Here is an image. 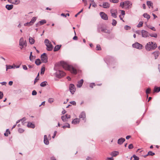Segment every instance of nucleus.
<instances>
[{
	"label": "nucleus",
	"mask_w": 160,
	"mask_h": 160,
	"mask_svg": "<svg viewBox=\"0 0 160 160\" xmlns=\"http://www.w3.org/2000/svg\"><path fill=\"white\" fill-rule=\"evenodd\" d=\"M147 5L148 6L149 8L151 7L152 8H153V3L150 1H148L147 2Z\"/></svg>",
	"instance_id": "obj_23"
},
{
	"label": "nucleus",
	"mask_w": 160,
	"mask_h": 160,
	"mask_svg": "<svg viewBox=\"0 0 160 160\" xmlns=\"http://www.w3.org/2000/svg\"><path fill=\"white\" fill-rule=\"evenodd\" d=\"M130 28L131 27L130 26H128V25H126L124 27V29L126 30L130 29Z\"/></svg>",
	"instance_id": "obj_50"
},
{
	"label": "nucleus",
	"mask_w": 160,
	"mask_h": 160,
	"mask_svg": "<svg viewBox=\"0 0 160 160\" xmlns=\"http://www.w3.org/2000/svg\"><path fill=\"white\" fill-rule=\"evenodd\" d=\"M100 15L102 19L105 20H108V18L107 15L104 12H101L100 13Z\"/></svg>",
	"instance_id": "obj_10"
},
{
	"label": "nucleus",
	"mask_w": 160,
	"mask_h": 160,
	"mask_svg": "<svg viewBox=\"0 0 160 160\" xmlns=\"http://www.w3.org/2000/svg\"><path fill=\"white\" fill-rule=\"evenodd\" d=\"M6 71L8 70V69H10L12 68H14V67L13 66H11V65H6Z\"/></svg>",
	"instance_id": "obj_35"
},
{
	"label": "nucleus",
	"mask_w": 160,
	"mask_h": 160,
	"mask_svg": "<svg viewBox=\"0 0 160 160\" xmlns=\"http://www.w3.org/2000/svg\"><path fill=\"white\" fill-rule=\"evenodd\" d=\"M106 160H114V158L113 157H111L110 158H107L106 159Z\"/></svg>",
	"instance_id": "obj_58"
},
{
	"label": "nucleus",
	"mask_w": 160,
	"mask_h": 160,
	"mask_svg": "<svg viewBox=\"0 0 160 160\" xmlns=\"http://www.w3.org/2000/svg\"><path fill=\"white\" fill-rule=\"evenodd\" d=\"M125 140L124 138H121L119 139L118 141V143L120 145L122 144Z\"/></svg>",
	"instance_id": "obj_17"
},
{
	"label": "nucleus",
	"mask_w": 160,
	"mask_h": 160,
	"mask_svg": "<svg viewBox=\"0 0 160 160\" xmlns=\"http://www.w3.org/2000/svg\"><path fill=\"white\" fill-rule=\"evenodd\" d=\"M41 59L43 62L46 63L48 62V57L46 53H44L41 55Z\"/></svg>",
	"instance_id": "obj_6"
},
{
	"label": "nucleus",
	"mask_w": 160,
	"mask_h": 160,
	"mask_svg": "<svg viewBox=\"0 0 160 160\" xmlns=\"http://www.w3.org/2000/svg\"><path fill=\"white\" fill-rule=\"evenodd\" d=\"M110 1L113 3H117L118 2L119 0H110Z\"/></svg>",
	"instance_id": "obj_49"
},
{
	"label": "nucleus",
	"mask_w": 160,
	"mask_h": 160,
	"mask_svg": "<svg viewBox=\"0 0 160 160\" xmlns=\"http://www.w3.org/2000/svg\"><path fill=\"white\" fill-rule=\"evenodd\" d=\"M110 13L111 14V16L114 18H116L117 17L118 15L117 10L116 9H112L110 10Z\"/></svg>",
	"instance_id": "obj_5"
},
{
	"label": "nucleus",
	"mask_w": 160,
	"mask_h": 160,
	"mask_svg": "<svg viewBox=\"0 0 160 160\" xmlns=\"http://www.w3.org/2000/svg\"><path fill=\"white\" fill-rule=\"evenodd\" d=\"M125 2H121L120 3V6L122 8H123L125 7Z\"/></svg>",
	"instance_id": "obj_46"
},
{
	"label": "nucleus",
	"mask_w": 160,
	"mask_h": 160,
	"mask_svg": "<svg viewBox=\"0 0 160 160\" xmlns=\"http://www.w3.org/2000/svg\"><path fill=\"white\" fill-rule=\"evenodd\" d=\"M19 3V0H12V1H11V3L15 4H17Z\"/></svg>",
	"instance_id": "obj_31"
},
{
	"label": "nucleus",
	"mask_w": 160,
	"mask_h": 160,
	"mask_svg": "<svg viewBox=\"0 0 160 160\" xmlns=\"http://www.w3.org/2000/svg\"><path fill=\"white\" fill-rule=\"evenodd\" d=\"M143 24V22H140L137 25V27L138 28L141 27L142 26Z\"/></svg>",
	"instance_id": "obj_42"
},
{
	"label": "nucleus",
	"mask_w": 160,
	"mask_h": 160,
	"mask_svg": "<svg viewBox=\"0 0 160 160\" xmlns=\"http://www.w3.org/2000/svg\"><path fill=\"white\" fill-rule=\"evenodd\" d=\"M157 47V45L156 43H154L152 42H149L145 46V48L146 50L150 51L154 50Z\"/></svg>",
	"instance_id": "obj_2"
},
{
	"label": "nucleus",
	"mask_w": 160,
	"mask_h": 160,
	"mask_svg": "<svg viewBox=\"0 0 160 160\" xmlns=\"http://www.w3.org/2000/svg\"><path fill=\"white\" fill-rule=\"evenodd\" d=\"M61 45H57L55 46L54 48V51H57L61 47Z\"/></svg>",
	"instance_id": "obj_26"
},
{
	"label": "nucleus",
	"mask_w": 160,
	"mask_h": 160,
	"mask_svg": "<svg viewBox=\"0 0 160 160\" xmlns=\"http://www.w3.org/2000/svg\"><path fill=\"white\" fill-rule=\"evenodd\" d=\"M13 5H7L6 8L8 10H10L13 8Z\"/></svg>",
	"instance_id": "obj_24"
},
{
	"label": "nucleus",
	"mask_w": 160,
	"mask_h": 160,
	"mask_svg": "<svg viewBox=\"0 0 160 160\" xmlns=\"http://www.w3.org/2000/svg\"><path fill=\"white\" fill-rule=\"evenodd\" d=\"M32 52H30V56L29 57V59L31 61H32V58L33 57V56L32 55Z\"/></svg>",
	"instance_id": "obj_53"
},
{
	"label": "nucleus",
	"mask_w": 160,
	"mask_h": 160,
	"mask_svg": "<svg viewBox=\"0 0 160 160\" xmlns=\"http://www.w3.org/2000/svg\"><path fill=\"white\" fill-rule=\"evenodd\" d=\"M149 36L151 37H153L155 38H156L158 37V35L156 33L149 34Z\"/></svg>",
	"instance_id": "obj_39"
},
{
	"label": "nucleus",
	"mask_w": 160,
	"mask_h": 160,
	"mask_svg": "<svg viewBox=\"0 0 160 160\" xmlns=\"http://www.w3.org/2000/svg\"><path fill=\"white\" fill-rule=\"evenodd\" d=\"M45 67L44 66H42L41 69V74H43L45 71Z\"/></svg>",
	"instance_id": "obj_34"
},
{
	"label": "nucleus",
	"mask_w": 160,
	"mask_h": 160,
	"mask_svg": "<svg viewBox=\"0 0 160 160\" xmlns=\"http://www.w3.org/2000/svg\"><path fill=\"white\" fill-rule=\"evenodd\" d=\"M70 117L71 116L70 115L66 114L65 116H62L61 117V119L63 121L65 122L67 121V119L70 118Z\"/></svg>",
	"instance_id": "obj_14"
},
{
	"label": "nucleus",
	"mask_w": 160,
	"mask_h": 160,
	"mask_svg": "<svg viewBox=\"0 0 160 160\" xmlns=\"http://www.w3.org/2000/svg\"><path fill=\"white\" fill-rule=\"evenodd\" d=\"M128 148L129 149H131L133 148V146L132 144H130L128 146Z\"/></svg>",
	"instance_id": "obj_52"
},
{
	"label": "nucleus",
	"mask_w": 160,
	"mask_h": 160,
	"mask_svg": "<svg viewBox=\"0 0 160 160\" xmlns=\"http://www.w3.org/2000/svg\"><path fill=\"white\" fill-rule=\"evenodd\" d=\"M40 25H42L46 23V21L45 19H43L39 22Z\"/></svg>",
	"instance_id": "obj_33"
},
{
	"label": "nucleus",
	"mask_w": 160,
	"mask_h": 160,
	"mask_svg": "<svg viewBox=\"0 0 160 160\" xmlns=\"http://www.w3.org/2000/svg\"><path fill=\"white\" fill-rule=\"evenodd\" d=\"M70 103L72 104L73 105H76V102L74 101H72L70 102Z\"/></svg>",
	"instance_id": "obj_60"
},
{
	"label": "nucleus",
	"mask_w": 160,
	"mask_h": 160,
	"mask_svg": "<svg viewBox=\"0 0 160 160\" xmlns=\"http://www.w3.org/2000/svg\"><path fill=\"white\" fill-rule=\"evenodd\" d=\"M44 43L47 47V50L48 51H51L53 49V46L51 42L48 39H46L45 40Z\"/></svg>",
	"instance_id": "obj_3"
},
{
	"label": "nucleus",
	"mask_w": 160,
	"mask_h": 160,
	"mask_svg": "<svg viewBox=\"0 0 160 160\" xmlns=\"http://www.w3.org/2000/svg\"><path fill=\"white\" fill-rule=\"evenodd\" d=\"M60 64L63 68L65 69L70 71L73 74H77V71L73 67L68 65L64 62L61 61Z\"/></svg>",
	"instance_id": "obj_1"
},
{
	"label": "nucleus",
	"mask_w": 160,
	"mask_h": 160,
	"mask_svg": "<svg viewBox=\"0 0 160 160\" xmlns=\"http://www.w3.org/2000/svg\"><path fill=\"white\" fill-rule=\"evenodd\" d=\"M48 84V82L46 81H44L40 84V86L42 87H44Z\"/></svg>",
	"instance_id": "obj_30"
},
{
	"label": "nucleus",
	"mask_w": 160,
	"mask_h": 160,
	"mask_svg": "<svg viewBox=\"0 0 160 160\" xmlns=\"http://www.w3.org/2000/svg\"><path fill=\"white\" fill-rule=\"evenodd\" d=\"M151 92V89L150 88H148L146 90V92L147 94Z\"/></svg>",
	"instance_id": "obj_48"
},
{
	"label": "nucleus",
	"mask_w": 160,
	"mask_h": 160,
	"mask_svg": "<svg viewBox=\"0 0 160 160\" xmlns=\"http://www.w3.org/2000/svg\"><path fill=\"white\" fill-rule=\"evenodd\" d=\"M143 16L145 18H147L148 19H149L150 18V16L147 13H144Z\"/></svg>",
	"instance_id": "obj_29"
},
{
	"label": "nucleus",
	"mask_w": 160,
	"mask_h": 160,
	"mask_svg": "<svg viewBox=\"0 0 160 160\" xmlns=\"http://www.w3.org/2000/svg\"><path fill=\"white\" fill-rule=\"evenodd\" d=\"M56 73L57 77L59 78H60L65 75V73L62 71L59 70L58 72Z\"/></svg>",
	"instance_id": "obj_13"
},
{
	"label": "nucleus",
	"mask_w": 160,
	"mask_h": 160,
	"mask_svg": "<svg viewBox=\"0 0 160 160\" xmlns=\"http://www.w3.org/2000/svg\"><path fill=\"white\" fill-rule=\"evenodd\" d=\"M10 132L8 129L6 130V132L4 133V135L6 136H8V134H10Z\"/></svg>",
	"instance_id": "obj_36"
},
{
	"label": "nucleus",
	"mask_w": 160,
	"mask_h": 160,
	"mask_svg": "<svg viewBox=\"0 0 160 160\" xmlns=\"http://www.w3.org/2000/svg\"><path fill=\"white\" fill-rule=\"evenodd\" d=\"M119 154V152L118 151H114L112 152L111 153V155L112 157H115Z\"/></svg>",
	"instance_id": "obj_22"
},
{
	"label": "nucleus",
	"mask_w": 160,
	"mask_h": 160,
	"mask_svg": "<svg viewBox=\"0 0 160 160\" xmlns=\"http://www.w3.org/2000/svg\"><path fill=\"white\" fill-rule=\"evenodd\" d=\"M125 8L127 9L131 8L132 7V3L128 1H125Z\"/></svg>",
	"instance_id": "obj_7"
},
{
	"label": "nucleus",
	"mask_w": 160,
	"mask_h": 160,
	"mask_svg": "<svg viewBox=\"0 0 160 160\" xmlns=\"http://www.w3.org/2000/svg\"><path fill=\"white\" fill-rule=\"evenodd\" d=\"M37 94V92H36V91L35 90H34L32 91V95H35Z\"/></svg>",
	"instance_id": "obj_57"
},
{
	"label": "nucleus",
	"mask_w": 160,
	"mask_h": 160,
	"mask_svg": "<svg viewBox=\"0 0 160 160\" xmlns=\"http://www.w3.org/2000/svg\"><path fill=\"white\" fill-rule=\"evenodd\" d=\"M37 19V18L36 17H33L31 21L30 22H31V24H32V25L34 24V22H35V21Z\"/></svg>",
	"instance_id": "obj_28"
},
{
	"label": "nucleus",
	"mask_w": 160,
	"mask_h": 160,
	"mask_svg": "<svg viewBox=\"0 0 160 160\" xmlns=\"http://www.w3.org/2000/svg\"><path fill=\"white\" fill-rule=\"evenodd\" d=\"M147 27L148 28L151 29V30H153V31H156V29L155 28L153 27H152V26H150V25L148 26Z\"/></svg>",
	"instance_id": "obj_37"
},
{
	"label": "nucleus",
	"mask_w": 160,
	"mask_h": 160,
	"mask_svg": "<svg viewBox=\"0 0 160 160\" xmlns=\"http://www.w3.org/2000/svg\"><path fill=\"white\" fill-rule=\"evenodd\" d=\"M18 131L20 133H22L24 131V130L21 128H19Z\"/></svg>",
	"instance_id": "obj_59"
},
{
	"label": "nucleus",
	"mask_w": 160,
	"mask_h": 160,
	"mask_svg": "<svg viewBox=\"0 0 160 160\" xmlns=\"http://www.w3.org/2000/svg\"><path fill=\"white\" fill-rule=\"evenodd\" d=\"M22 68H23L24 69V70H26L28 69V68L26 66V65H23L22 66Z\"/></svg>",
	"instance_id": "obj_61"
},
{
	"label": "nucleus",
	"mask_w": 160,
	"mask_h": 160,
	"mask_svg": "<svg viewBox=\"0 0 160 160\" xmlns=\"http://www.w3.org/2000/svg\"><path fill=\"white\" fill-rule=\"evenodd\" d=\"M79 122V119L78 118H76L75 119H73L72 122V124H76Z\"/></svg>",
	"instance_id": "obj_18"
},
{
	"label": "nucleus",
	"mask_w": 160,
	"mask_h": 160,
	"mask_svg": "<svg viewBox=\"0 0 160 160\" xmlns=\"http://www.w3.org/2000/svg\"><path fill=\"white\" fill-rule=\"evenodd\" d=\"M142 37L144 38H147L149 36V33L147 31L142 30L141 31Z\"/></svg>",
	"instance_id": "obj_9"
},
{
	"label": "nucleus",
	"mask_w": 160,
	"mask_h": 160,
	"mask_svg": "<svg viewBox=\"0 0 160 160\" xmlns=\"http://www.w3.org/2000/svg\"><path fill=\"white\" fill-rule=\"evenodd\" d=\"M29 42L31 44H32L34 43L35 40L33 38L30 37L29 38Z\"/></svg>",
	"instance_id": "obj_25"
},
{
	"label": "nucleus",
	"mask_w": 160,
	"mask_h": 160,
	"mask_svg": "<svg viewBox=\"0 0 160 160\" xmlns=\"http://www.w3.org/2000/svg\"><path fill=\"white\" fill-rule=\"evenodd\" d=\"M91 4H92V6L94 8L96 7L97 6L96 4L94 2H93Z\"/></svg>",
	"instance_id": "obj_62"
},
{
	"label": "nucleus",
	"mask_w": 160,
	"mask_h": 160,
	"mask_svg": "<svg viewBox=\"0 0 160 160\" xmlns=\"http://www.w3.org/2000/svg\"><path fill=\"white\" fill-rule=\"evenodd\" d=\"M69 90L71 93L72 94H73L75 91L76 89L73 84H70L69 86Z\"/></svg>",
	"instance_id": "obj_12"
},
{
	"label": "nucleus",
	"mask_w": 160,
	"mask_h": 160,
	"mask_svg": "<svg viewBox=\"0 0 160 160\" xmlns=\"http://www.w3.org/2000/svg\"><path fill=\"white\" fill-rule=\"evenodd\" d=\"M35 63L38 66L41 64V62L39 59H37L36 60Z\"/></svg>",
	"instance_id": "obj_27"
},
{
	"label": "nucleus",
	"mask_w": 160,
	"mask_h": 160,
	"mask_svg": "<svg viewBox=\"0 0 160 160\" xmlns=\"http://www.w3.org/2000/svg\"><path fill=\"white\" fill-rule=\"evenodd\" d=\"M63 128H70V125L68 123H66V125H64L62 127Z\"/></svg>",
	"instance_id": "obj_43"
},
{
	"label": "nucleus",
	"mask_w": 160,
	"mask_h": 160,
	"mask_svg": "<svg viewBox=\"0 0 160 160\" xmlns=\"http://www.w3.org/2000/svg\"><path fill=\"white\" fill-rule=\"evenodd\" d=\"M101 50V48L100 45L99 44H98L96 46V50Z\"/></svg>",
	"instance_id": "obj_47"
},
{
	"label": "nucleus",
	"mask_w": 160,
	"mask_h": 160,
	"mask_svg": "<svg viewBox=\"0 0 160 160\" xmlns=\"http://www.w3.org/2000/svg\"><path fill=\"white\" fill-rule=\"evenodd\" d=\"M32 25V24H31V22H27L26 23H25L24 24V26H31Z\"/></svg>",
	"instance_id": "obj_40"
},
{
	"label": "nucleus",
	"mask_w": 160,
	"mask_h": 160,
	"mask_svg": "<svg viewBox=\"0 0 160 160\" xmlns=\"http://www.w3.org/2000/svg\"><path fill=\"white\" fill-rule=\"evenodd\" d=\"M83 80L82 79H81L80 81H79L78 82V83L77 84V87L78 88H81L83 83Z\"/></svg>",
	"instance_id": "obj_15"
},
{
	"label": "nucleus",
	"mask_w": 160,
	"mask_h": 160,
	"mask_svg": "<svg viewBox=\"0 0 160 160\" xmlns=\"http://www.w3.org/2000/svg\"><path fill=\"white\" fill-rule=\"evenodd\" d=\"M24 120V121H26V119L25 118H23L22 119L18 120L16 122V124H17L18 123H19L20 122V121H22V120Z\"/></svg>",
	"instance_id": "obj_51"
},
{
	"label": "nucleus",
	"mask_w": 160,
	"mask_h": 160,
	"mask_svg": "<svg viewBox=\"0 0 160 160\" xmlns=\"http://www.w3.org/2000/svg\"><path fill=\"white\" fill-rule=\"evenodd\" d=\"M132 158H134V160H139V158L137 156H136L135 155H133V156H132Z\"/></svg>",
	"instance_id": "obj_45"
},
{
	"label": "nucleus",
	"mask_w": 160,
	"mask_h": 160,
	"mask_svg": "<svg viewBox=\"0 0 160 160\" xmlns=\"http://www.w3.org/2000/svg\"><path fill=\"white\" fill-rule=\"evenodd\" d=\"M82 1L84 3L85 6L88 5V2L87 0H82Z\"/></svg>",
	"instance_id": "obj_55"
},
{
	"label": "nucleus",
	"mask_w": 160,
	"mask_h": 160,
	"mask_svg": "<svg viewBox=\"0 0 160 160\" xmlns=\"http://www.w3.org/2000/svg\"><path fill=\"white\" fill-rule=\"evenodd\" d=\"M27 126L28 127L31 128H34L35 127L34 124L31 122H28V123Z\"/></svg>",
	"instance_id": "obj_21"
},
{
	"label": "nucleus",
	"mask_w": 160,
	"mask_h": 160,
	"mask_svg": "<svg viewBox=\"0 0 160 160\" xmlns=\"http://www.w3.org/2000/svg\"><path fill=\"white\" fill-rule=\"evenodd\" d=\"M54 101V99L52 98H50L48 100V102L50 103L53 102Z\"/></svg>",
	"instance_id": "obj_54"
},
{
	"label": "nucleus",
	"mask_w": 160,
	"mask_h": 160,
	"mask_svg": "<svg viewBox=\"0 0 160 160\" xmlns=\"http://www.w3.org/2000/svg\"><path fill=\"white\" fill-rule=\"evenodd\" d=\"M117 23V22L115 19H112V24L113 26H115L116 25Z\"/></svg>",
	"instance_id": "obj_41"
},
{
	"label": "nucleus",
	"mask_w": 160,
	"mask_h": 160,
	"mask_svg": "<svg viewBox=\"0 0 160 160\" xmlns=\"http://www.w3.org/2000/svg\"><path fill=\"white\" fill-rule=\"evenodd\" d=\"M101 31L102 32H103L106 33L109 32V31L108 30H107V29H106V28H101Z\"/></svg>",
	"instance_id": "obj_32"
},
{
	"label": "nucleus",
	"mask_w": 160,
	"mask_h": 160,
	"mask_svg": "<svg viewBox=\"0 0 160 160\" xmlns=\"http://www.w3.org/2000/svg\"><path fill=\"white\" fill-rule=\"evenodd\" d=\"M148 155L153 156L155 155V153L153 152L152 151H150L148 152Z\"/></svg>",
	"instance_id": "obj_44"
},
{
	"label": "nucleus",
	"mask_w": 160,
	"mask_h": 160,
	"mask_svg": "<svg viewBox=\"0 0 160 160\" xmlns=\"http://www.w3.org/2000/svg\"><path fill=\"white\" fill-rule=\"evenodd\" d=\"M121 14L122 15H124L125 14V11L123 10H121Z\"/></svg>",
	"instance_id": "obj_64"
},
{
	"label": "nucleus",
	"mask_w": 160,
	"mask_h": 160,
	"mask_svg": "<svg viewBox=\"0 0 160 160\" xmlns=\"http://www.w3.org/2000/svg\"><path fill=\"white\" fill-rule=\"evenodd\" d=\"M132 46L133 48H135L139 49H142V46L141 44L136 42L133 44Z\"/></svg>",
	"instance_id": "obj_8"
},
{
	"label": "nucleus",
	"mask_w": 160,
	"mask_h": 160,
	"mask_svg": "<svg viewBox=\"0 0 160 160\" xmlns=\"http://www.w3.org/2000/svg\"><path fill=\"white\" fill-rule=\"evenodd\" d=\"M3 96V94L2 92L0 91V99L2 98Z\"/></svg>",
	"instance_id": "obj_56"
},
{
	"label": "nucleus",
	"mask_w": 160,
	"mask_h": 160,
	"mask_svg": "<svg viewBox=\"0 0 160 160\" xmlns=\"http://www.w3.org/2000/svg\"><path fill=\"white\" fill-rule=\"evenodd\" d=\"M159 54L160 53L159 51H155L152 53V54H153L154 56L155 59L157 58Z\"/></svg>",
	"instance_id": "obj_20"
},
{
	"label": "nucleus",
	"mask_w": 160,
	"mask_h": 160,
	"mask_svg": "<svg viewBox=\"0 0 160 160\" xmlns=\"http://www.w3.org/2000/svg\"><path fill=\"white\" fill-rule=\"evenodd\" d=\"M79 117L80 118H82V120H84L86 117V115L85 112H82L80 115Z\"/></svg>",
	"instance_id": "obj_16"
},
{
	"label": "nucleus",
	"mask_w": 160,
	"mask_h": 160,
	"mask_svg": "<svg viewBox=\"0 0 160 160\" xmlns=\"http://www.w3.org/2000/svg\"><path fill=\"white\" fill-rule=\"evenodd\" d=\"M19 45L21 46V49H22L24 46L26 47L27 45V43L26 41H24L23 38H21L19 40Z\"/></svg>",
	"instance_id": "obj_4"
},
{
	"label": "nucleus",
	"mask_w": 160,
	"mask_h": 160,
	"mask_svg": "<svg viewBox=\"0 0 160 160\" xmlns=\"http://www.w3.org/2000/svg\"><path fill=\"white\" fill-rule=\"evenodd\" d=\"M0 83H1L2 85H6L7 84V82H0Z\"/></svg>",
	"instance_id": "obj_63"
},
{
	"label": "nucleus",
	"mask_w": 160,
	"mask_h": 160,
	"mask_svg": "<svg viewBox=\"0 0 160 160\" xmlns=\"http://www.w3.org/2000/svg\"><path fill=\"white\" fill-rule=\"evenodd\" d=\"M44 142L46 145H47L49 144V142L46 135H44Z\"/></svg>",
	"instance_id": "obj_19"
},
{
	"label": "nucleus",
	"mask_w": 160,
	"mask_h": 160,
	"mask_svg": "<svg viewBox=\"0 0 160 160\" xmlns=\"http://www.w3.org/2000/svg\"><path fill=\"white\" fill-rule=\"evenodd\" d=\"M159 88L157 87L156 86H155L154 88V92H159Z\"/></svg>",
	"instance_id": "obj_38"
},
{
	"label": "nucleus",
	"mask_w": 160,
	"mask_h": 160,
	"mask_svg": "<svg viewBox=\"0 0 160 160\" xmlns=\"http://www.w3.org/2000/svg\"><path fill=\"white\" fill-rule=\"evenodd\" d=\"M99 6L104 8H108L110 7V4L108 2H104L102 4H100Z\"/></svg>",
	"instance_id": "obj_11"
}]
</instances>
